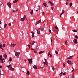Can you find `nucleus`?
I'll list each match as a JSON object with an SVG mask.
<instances>
[{
	"mask_svg": "<svg viewBox=\"0 0 78 78\" xmlns=\"http://www.w3.org/2000/svg\"><path fill=\"white\" fill-rule=\"evenodd\" d=\"M28 61L29 62L30 64H31L33 63V59L32 58L28 59Z\"/></svg>",
	"mask_w": 78,
	"mask_h": 78,
	"instance_id": "obj_1",
	"label": "nucleus"
},
{
	"mask_svg": "<svg viewBox=\"0 0 78 78\" xmlns=\"http://www.w3.org/2000/svg\"><path fill=\"white\" fill-rule=\"evenodd\" d=\"M26 16H25V15H24L23 17L21 19V20L22 21H24V20H25L26 19Z\"/></svg>",
	"mask_w": 78,
	"mask_h": 78,
	"instance_id": "obj_2",
	"label": "nucleus"
},
{
	"mask_svg": "<svg viewBox=\"0 0 78 78\" xmlns=\"http://www.w3.org/2000/svg\"><path fill=\"white\" fill-rule=\"evenodd\" d=\"M35 43H36V42L33 41H32L31 42H30V44H31V45H34Z\"/></svg>",
	"mask_w": 78,
	"mask_h": 78,
	"instance_id": "obj_3",
	"label": "nucleus"
},
{
	"mask_svg": "<svg viewBox=\"0 0 78 78\" xmlns=\"http://www.w3.org/2000/svg\"><path fill=\"white\" fill-rule=\"evenodd\" d=\"M7 5L8 6L9 8H11V4L10 3V2L8 3H7Z\"/></svg>",
	"mask_w": 78,
	"mask_h": 78,
	"instance_id": "obj_4",
	"label": "nucleus"
},
{
	"mask_svg": "<svg viewBox=\"0 0 78 78\" xmlns=\"http://www.w3.org/2000/svg\"><path fill=\"white\" fill-rule=\"evenodd\" d=\"M41 20H40L39 21L35 23V25H37V24H39V23H41Z\"/></svg>",
	"mask_w": 78,
	"mask_h": 78,
	"instance_id": "obj_5",
	"label": "nucleus"
},
{
	"mask_svg": "<svg viewBox=\"0 0 78 78\" xmlns=\"http://www.w3.org/2000/svg\"><path fill=\"white\" fill-rule=\"evenodd\" d=\"M20 55V52H16V53H15V56H19Z\"/></svg>",
	"mask_w": 78,
	"mask_h": 78,
	"instance_id": "obj_6",
	"label": "nucleus"
},
{
	"mask_svg": "<svg viewBox=\"0 0 78 78\" xmlns=\"http://www.w3.org/2000/svg\"><path fill=\"white\" fill-rule=\"evenodd\" d=\"M48 3L51 6H53V3L52 2H51V1H49Z\"/></svg>",
	"mask_w": 78,
	"mask_h": 78,
	"instance_id": "obj_7",
	"label": "nucleus"
},
{
	"mask_svg": "<svg viewBox=\"0 0 78 78\" xmlns=\"http://www.w3.org/2000/svg\"><path fill=\"white\" fill-rule=\"evenodd\" d=\"M16 44H12V43H11V46H12V47H14V46H16Z\"/></svg>",
	"mask_w": 78,
	"mask_h": 78,
	"instance_id": "obj_8",
	"label": "nucleus"
},
{
	"mask_svg": "<svg viewBox=\"0 0 78 78\" xmlns=\"http://www.w3.org/2000/svg\"><path fill=\"white\" fill-rule=\"evenodd\" d=\"M31 33L32 34V37H34V32H31Z\"/></svg>",
	"mask_w": 78,
	"mask_h": 78,
	"instance_id": "obj_9",
	"label": "nucleus"
},
{
	"mask_svg": "<svg viewBox=\"0 0 78 78\" xmlns=\"http://www.w3.org/2000/svg\"><path fill=\"white\" fill-rule=\"evenodd\" d=\"M67 62L69 64V65H70V64H72L70 60L67 61Z\"/></svg>",
	"mask_w": 78,
	"mask_h": 78,
	"instance_id": "obj_10",
	"label": "nucleus"
},
{
	"mask_svg": "<svg viewBox=\"0 0 78 78\" xmlns=\"http://www.w3.org/2000/svg\"><path fill=\"white\" fill-rule=\"evenodd\" d=\"M10 70L14 71V69L13 68H12V67H10L9 69Z\"/></svg>",
	"mask_w": 78,
	"mask_h": 78,
	"instance_id": "obj_11",
	"label": "nucleus"
},
{
	"mask_svg": "<svg viewBox=\"0 0 78 78\" xmlns=\"http://www.w3.org/2000/svg\"><path fill=\"white\" fill-rule=\"evenodd\" d=\"M5 58H3L2 60V63H4L5 62Z\"/></svg>",
	"mask_w": 78,
	"mask_h": 78,
	"instance_id": "obj_12",
	"label": "nucleus"
},
{
	"mask_svg": "<svg viewBox=\"0 0 78 78\" xmlns=\"http://www.w3.org/2000/svg\"><path fill=\"white\" fill-rule=\"evenodd\" d=\"M40 30H39V29H38L37 30V34H40V33H41V32H40Z\"/></svg>",
	"mask_w": 78,
	"mask_h": 78,
	"instance_id": "obj_13",
	"label": "nucleus"
},
{
	"mask_svg": "<svg viewBox=\"0 0 78 78\" xmlns=\"http://www.w3.org/2000/svg\"><path fill=\"white\" fill-rule=\"evenodd\" d=\"M39 30H40L41 31V32L42 31H44V29H43V28H39Z\"/></svg>",
	"mask_w": 78,
	"mask_h": 78,
	"instance_id": "obj_14",
	"label": "nucleus"
},
{
	"mask_svg": "<svg viewBox=\"0 0 78 78\" xmlns=\"http://www.w3.org/2000/svg\"><path fill=\"white\" fill-rule=\"evenodd\" d=\"M38 8L37 9H36V11H38V9H39V11H40V9H41V7H40V6L38 5Z\"/></svg>",
	"mask_w": 78,
	"mask_h": 78,
	"instance_id": "obj_15",
	"label": "nucleus"
},
{
	"mask_svg": "<svg viewBox=\"0 0 78 78\" xmlns=\"http://www.w3.org/2000/svg\"><path fill=\"white\" fill-rule=\"evenodd\" d=\"M38 8L37 9H36V11H38V9H39V11H40V9H41V7H40V6L38 5Z\"/></svg>",
	"mask_w": 78,
	"mask_h": 78,
	"instance_id": "obj_16",
	"label": "nucleus"
},
{
	"mask_svg": "<svg viewBox=\"0 0 78 78\" xmlns=\"http://www.w3.org/2000/svg\"><path fill=\"white\" fill-rule=\"evenodd\" d=\"M43 5L44 6H45L46 8H47V7H48V6H47V4H46V3H43Z\"/></svg>",
	"mask_w": 78,
	"mask_h": 78,
	"instance_id": "obj_17",
	"label": "nucleus"
},
{
	"mask_svg": "<svg viewBox=\"0 0 78 78\" xmlns=\"http://www.w3.org/2000/svg\"><path fill=\"white\" fill-rule=\"evenodd\" d=\"M73 56V55L69 56V58H67L68 59H71V58H72Z\"/></svg>",
	"mask_w": 78,
	"mask_h": 78,
	"instance_id": "obj_18",
	"label": "nucleus"
},
{
	"mask_svg": "<svg viewBox=\"0 0 78 78\" xmlns=\"http://www.w3.org/2000/svg\"><path fill=\"white\" fill-rule=\"evenodd\" d=\"M33 10H32L30 12V14H31V15H33Z\"/></svg>",
	"mask_w": 78,
	"mask_h": 78,
	"instance_id": "obj_19",
	"label": "nucleus"
},
{
	"mask_svg": "<svg viewBox=\"0 0 78 78\" xmlns=\"http://www.w3.org/2000/svg\"><path fill=\"white\" fill-rule=\"evenodd\" d=\"M26 73L27 75H30V72H29V71L28 70Z\"/></svg>",
	"mask_w": 78,
	"mask_h": 78,
	"instance_id": "obj_20",
	"label": "nucleus"
},
{
	"mask_svg": "<svg viewBox=\"0 0 78 78\" xmlns=\"http://www.w3.org/2000/svg\"><path fill=\"white\" fill-rule=\"evenodd\" d=\"M75 44H78V41L76 40V39H75Z\"/></svg>",
	"mask_w": 78,
	"mask_h": 78,
	"instance_id": "obj_21",
	"label": "nucleus"
},
{
	"mask_svg": "<svg viewBox=\"0 0 78 78\" xmlns=\"http://www.w3.org/2000/svg\"><path fill=\"white\" fill-rule=\"evenodd\" d=\"M33 68L34 69H37V66H36V65H34L33 66Z\"/></svg>",
	"mask_w": 78,
	"mask_h": 78,
	"instance_id": "obj_22",
	"label": "nucleus"
},
{
	"mask_svg": "<svg viewBox=\"0 0 78 78\" xmlns=\"http://www.w3.org/2000/svg\"><path fill=\"white\" fill-rule=\"evenodd\" d=\"M44 52V51H40L39 52V54H41V53H43Z\"/></svg>",
	"mask_w": 78,
	"mask_h": 78,
	"instance_id": "obj_23",
	"label": "nucleus"
},
{
	"mask_svg": "<svg viewBox=\"0 0 78 78\" xmlns=\"http://www.w3.org/2000/svg\"><path fill=\"white\" fill-rule=\"evenodd\" d=\"M62 72H61V73L59 74V76L60 77H61V76H62Z\"/></svg>",
	"mask_w": 78,
	"mask_h": 78,
	"instance_id": "obj_24",
	"label": "nucleus"
},
{
	"mask_svg": "<svg viewBox=\"0 0 78 78\" xmlns=\"http://www.w3.org/2000/svg\"><path fill=\"white\" fill-rule=\"evenodd\" d=\"M64 12H65V11L64 10H63L62 11V12L61 14H64Z\"/></svg>",
	"mask_w": 78,
	"mask_h": 78,
	"instance_id": "obj_25",
	"label": "nucleus"
},
{
	"mask_svg": "<svg viewBox=\"0 0 78 78\" xmlns=\"http://www.w3.org/2000/svg\"><path fill=\"white\" fill-rule=\"evenodd\" d=\"M0 48L1 49H2V50H3V46L2 45L0 46Z\"/></svg>",
	"mask_w": 78,
	"mask_h": 78,
	"instance_id": "obj_26",
	"label": "nucleus"
},
{
	"mask_svg": "<svg viewBox=\"0 0 78 78\" xmlns=\"http://www.w3.org/2000/svg\"><path fill=\"white\" fill-rule=\"evenodd\" d=\"M18 11V9H17L16 10H13L12 12H17Z\"/></svg>",
	"mask_w": 78,
	"mask_h": 78,
	"instance_id": "obj_27",
	"label": "nucleus"
},
{
	"mask_svg": "<svg viewBox=\"0 0 78 78\" xmlns=\"http://www.w3.org/2000/svg\"><path fill=\"white\" fill-rule=\"evenodd\" d=\"M5 58V59H6V58H7V55L6 54H5V55L4 57Z\"/></svg>",
	"mask_w": 78,
	"mask_h": 78,
	"instance_id": "obj_28",
	"label": "nucleus"
},
{
	"mask_svg": "<svg viewBox=\"0 0 78 78\" xmlns=\"http://www.w3.org/2000/svg\"><path fill=\"white\" fill-rule=\"evenodd\" d=\"M7 25V24L5 23L4 24V28H5L6 27V25Z\"/></svg>",
	"mask_w": 78,
	"mask_h": 78,
	"instance_id": "obj_29",
	"label": "nucleus"
},
{
	"mask_svg": "<svg viewBox=\"0 0 78 78\" xmlns=\"http://www.w3.org/2000/svg\"><path fill=\"white\" fill-rule=\"evenodd\" d=\"M65 44L66 45H68V43H67V41H66L65 42Z\"/></svg>",
	"mask_w": 78,
	"mask_h": 78,
	"instance_id": "obj_30",
	"label": "nucleus"
},
{
	"mask_svg": "<svg viewBox=\"0 0 78 78\" xmlns=\"http://www.w3.org/2000/svg\"><path fill=\"white\" fill-rule=\"evenodd\" d=\"M0 60H2V55L0 56Z\"/></svg>",
	"mask_w": 78,
	"mask_h": 78,
	"instance_id": "obj_31",
	"label": "nucleus"
},
{
	"mask_svg": "<svg viewBox=\"0 0 78 78\" xmlns=\"http://www.w3.org/2000/svg\"><path fill=\"white\" fill-rule=\"evenodd\" d=\"M12 61V58H10L9 59V61L11 62Z\"/></svg>",
	"mask_w": 78,
	"mask_h": 78,
	"instance_id": "obj_32",
	"label": "nucleus"
},
{
	"mask_svg": "<svg viewBox=\"0 0 78 78\" xmlns=\"http://www.w3.org/2000/svg\"><path fill=\"white\" fill-rule=\"evenodd\" d=\"M69 5H70V6L71 7V6H72V3H69Z\"/></svg>",
	"mask_w": 78,
	"mask_h": 78,
	"instance_id": "obj_33",
	"label": "nucleus"
},
{
	"mask_svg": "<svg viewBox=\"0 0 78 78\" xmlns=\"http://www.w3.org/2000/svg\"><path fill=\"white\" fill-rule=\"evenodd\" d=\"M72 31L73 32H76H76H77V31L76 30H73Z\"/></svg>",
	"mask_w": 78,
	"mask_h": 78,
	"instance_id": "obj_34",
	"label": "nucleus"
},
{
	"mask_svg": "<svg viewBox=\"0 0 78 78\" xmlns=\"http://www.w3.org/2000/svg\"><path fill=\"white\" fill-rule=\"evenodd\" d=\"M44 61H45V63H48V62H47V60L46 59H44Z\"/></svg>",
	"mask_w": 78,
	"mask_h": 78,
	"instance_id": "obj_35",
	"label": "nucleus"
},
{
	"mask_svg": "<svg viewBox=\"0 0 78 78\" xmlns=\"http://www.w3.org/2000/svg\"><path fill=\"white\" fill-rule=\"evenodd\" d=\"M68 78H73V77H72L71 76H68Z\"/></svg>",
	"mask_w": 78,
	"mask_h": 78,
	"instance_id": "obj_36",
	"label": "nucleus"
},
{
	"mask_svg": "<svg viewBox=\"0 0 78 78\" xmlns=\"http://www.w3.org/2000/svg\"><path fill=\"white\" fill-rule=\"evenodd\" d=\"M55 53H56V54H58V51H57L56 50L55 51Z\"/></svg>",
	"mask_w": 78,
	"mask_h": 78,
	"instance_id": "obj_37",
	"label": "nucleus"
},
{
	"mask_svg": "<svg viewBox=\"0 0 78 78\" xmlns=\"http://www.w3.org/2000/svg\"><path fill=\"white\" fill-rule=\"evenodd\" d=\"M51 67H52V70H54L55 69V68L54 67V66H52Z\"/></svg>",
	"mask_w": 78,
	"mask_h": 78,
	"instance_id": "obj_38",
	"label": "nucleus"
},
{
	"mask_svg": "<svg viewBox=\"0 0 78 78\" xmlns=\"http://www.w3.org/2000/svg\"><path fill=\"white\" fill-rule=\"evenodd\" d=\"M28 47L29 48H31V46H30V45L29 44H28L27 45Z\"/></svg>",
	"mask_w": 78,
	"mask_h": 78,
	"instance_id": "obj_39",
	"label": "nucleus"
},
{
	"mask_svg": "<svg viewBox=\"0 0 78 78\" xmlns=\"http://www.w3.org/2000/svg\"><path fill=\"white\" fill-rule=\"evenodd\" d=\"M75 37L76 38V39H78V37H77V35L75 36Z\"/></svg>",
	"mask_w": 78,
	"mask_h": 78,
	"instance_id": "obj_40",
	"label": "nucleus"
},
{
	"mask_svg": "<svg viewBox=\"0 0 78 78\" xmlns=\"http://www.w3.org/2000/svg\"><path fill=\"white\" fill-rule=\"evenodd\" d=\"M3 47H5V44H3Z\"/></svg>",
	"mask_w": 78,
	"mask_h": 78,
	"instance_id": "obj_41",
	"label": "nucleus"
},
{
	"mask_svg": "<svg viewBox=\"0 0 78 78\" xmlns=\"http://www.w3.org/2000/svg\"><path fill=\"white\" fill-rule=\"evenodd\" d=\"M55 29H56V30H58V28L57 26L55 27Z\"/></svg>",
	"mask_w": 78,
	"mask_h": 78,
	"instance_id": "obj_42",
	"label": "nucleus"
},
{
	"mask_svg": "<svg viewBox=\"0 0 78 78\" xmlns=\"http://www.w3.org/2000/svg\"><path fill=\"white\" fill-rule=\"evenodd\" d=\"M50 52H49L48 54V56H50Z\"/></svg>",
	"mask_w": 78,
	"mask_h": 78,
	"instance_id": "obj_43",
	"label": "nucleus"
},
{
	"mask_svg": "<svg viewBox=\"0 0 78 78\" xmlns=\"http://www.w3.org/2000/svg\"><path fill=\"white\" fill-rule=\"evenodd\" d=\"M51 9L52 10H53V9H54V7H51Z\"/></svg>",
	"mask_w": 78,
	"mask_h": 78,
	"instance_id": "obj_44",
	"label": "nucleus"
},
{
	"mask_svg": "<svg viewBox=\"0 0 78 78\" xmlns=\"http://www.w3.org/2000/svg\"><path fill=\"white\" fill-rule=\"evenodd\" d=\"M63 75H66V72L63 73Z\"/></svg>",
	"mask_w": 78,
	"mask_h": 78,
	"instance_id": "obj_45",
	"label": "nucleus"
},
{
	"mask_svg": "<svg viewBox=\"0 0 78 78\" xmlns=\"http://www.w3.org/2000/svg\"><path fill=\"white\" fill-rule=\"evenodd\" d=\"M11 23H9V27H10V26H11Z\"/></svg>",
	"mask_w": 78,
	"mask_h": 78,
	"instance_id": "obj_46",
	"label": "nucleus"
},
{
	"mask_svg": "<svg viewBox=\"0 0 78 78\" xmlns=\"http://www.w3.org/2000/svg\"><path fill=\"white\" fill-rule=\"evenodd\" d=\"M72 78H73L74 77V74H73V75H72Z\"/></svg>",
	"mask_w": 78,
	"mask_h": 78,
	"instance_id": "obj_47",
	"label": "nucleus"
},
{
	"mask_svg": "<svg viewBox=\"0 0 78 78\" xmlns=\"http://www.w3.org/2000/svg\"><path fill=\"white\" fill-rule=\"evenodd\" d=\"M15 2H16V3L18 1V0H14Z\"/></svg>",
	"mask_w": 78,
	"mask_h": 78,
	"instance_id": "obj_48",
	"label": "nucleus"
},
{
	"mask_svg": "<svg viewBox=\"0 0 78 78\" xmlns=\"http://www.w3.org/2000/svg\"><path fill=\"white\" fill-rule=\"evenodd\" d=\"M7 67H8V69H9V68H10L9 66H7Z\"/></svg>",
	"mask_w": 78,
	"mask_h": 78,
	"instance_id": "obj_49",
	"label": "nucleus"
},
{
	"mask_svg": "<svg viewBox=\"0 0 78 78\" xmlns=\"http://www.w3.org/2000/svg\"><path fill=\"white\" fill-rule=\"evenodd\" d=\"M34 53H37V51H34Z\"/></svg>",
	"mask_w": 78,
	"mask_h": 78,
	"instance_id": "obj_50",
	"label": "nucleus"
},
{
	"mask_svg": "<svg viewBox=\"0 0 78 78\" xmlns=\"http://www.w3.org/2000/svg\"><path fill=\"white\" fill-rule=\"evenodd\" d=\"M0 75H3V74H2L1 73V71H0Z\"/></svg>",
	"mask_w": 78,
	"mask_h": 78,
	"instance_id": "obj_51",
	"label": "nucleus"
},
{
	"mask_svg": "<svg viewBox=\"0 0 78 78\" xmlns=\"http://www.w3.org/2000/svg\"><path fill=\"white\" fill-rule=\"evenodd\" d=\"M62 14L61 13V14L60 15V17H61V16H62Z\"/></svg>",
	"mask_w": 78,
	"mask_h": 78,
	"instance_id": "obj_52",
	"label": "nucleus"
},
{
	"mask_svg": "<svg viewBox=\"0 0 78 78\" xmlns=\"http://www.w3.org/2000/svg\"><path fill=\"white\" fill-rule=\"evenodd\" d=\"M63 67H65L66 66L65 65V64H64V63H63Z\"/></svg>",
	"mask_w": 78,
	"mask_h": 78,
	"instance_id": "obj_53",
	"label": "nucleus"
},
{
	"mask_svg": "<svg viewBox=\"0 0 78 78\" xmlns=\"http://www.w3.org/2000/svg\"><path fill=\"white\" fill-rule=\"evenodd\" d=\"M50 56L51 58V57H52V55H51V54L50 55Z\"/></svg>",
	"mask_w": 78,
	"mask_h": 78,
	"instance_id": "obj_54",
	"label": "nucleus"
},
{
	"mask_svg": "<svg viewBox=\"0 0 78 78\" xmlns=\"http://www.w3.org/2000/svg\"><path fill=\"white\" fill-rule=\"evenodd\" d=\"M46 66H48V63H46Z\"/></svg>",
	"mask_w": 78,
	"mask_h": 78,
	"instance_id": "obj_55",
	"label": "nucleus"
},
{
	"mask_svg": "<svg viewBox=\"0 0 78 78\" xmlns=\"http://www.w3.org/2000/svg\"><path fill=\"white\" fill-rule=\"evenodd\" d=\"M2 68V66H1V65H0V68Z\"/></svg>",
	"mask_w": 78,
	"mask_h": 78,
	"instance_id": "obj_56",
	"label": "nucleus"
},
{
	"mask_svg": "<svg viewBox=\"0 0 78 78\" xmlns=\"http://www.w3.org/2000/svg\"><path fill=\"white\" fill-rule=\"evenodd\" d=\"M73 70H74V69H73V70H72L71 71L72 72H73Z\"/></svg>",
	"mask_w": 78,
	"mask_h": 78,
	"instance_id": "obj_57",
	"label": "nucleus"
},
{
	"mask_svg": "<svg viewBox=\"0 0 78 78\" xmlns=\"http://www.w3.org/2000/svg\"><path fill=\"white\" fill-rule=\"evenodd\" d=\"M49 32L50 33H51V30H49Z\"/></svg>",
	"mask_w": 78,
	"mask_h": 78,
	"instance_id": "obj_58",
	"label": "nucleus"
},
{
	"mask_svg": "<svg viewBox=\"0 0 78 78\" xmlns=\"http://www.w3.org/2000/svg\"><path fill=\"white\" fill-rule=\"evenodd\" d=\"M2 45V44H1V43H0V46H1Z\"/></svg>",
	"mask_w": 78,
	"mask_h": 78,
	"instance_id": "obj_59",
	"label": "nucleus"
},
{
	"mask_svg": "<svg viewBox=\"0 0 78 78\" xmlns=\"http://www.w3.org/2000/svg\"><path fill=\"white\" fill-rule=\"evenodd\" d=\"M2 45V44H1V43H0V46H1Z\"/></svg>",
	"mask_w": 78,
	"mask_h": 78,
	"instance_id": "obj_60",
	"label": "nucleus"
},
{
	"mask_svg": "<svg viewBox=\"0 0 78 78\" xmlns=\"http://www.w3.org/2000/svg\"><path fill=\"white\" fill-rule=\"evenodd\" d=\"M13 3H16V2H15L14 1H13Z\"/></svg>",
	"mask_w": 78,
	"mask_h": 78,
	"instance_id": "obj_61",
	"label": "nucleus"
},
{
	"mask_svg": "<svg viewBox=\"0 0 78 78\" xmlns=\"http://www.w3.org/2000/svg\"><path fill=\"white\" fill-rule=\"evenodd\" d=\"M68 4V3L67 2L66 3V5H67Z\"/></svg>",
	"mask_w": 78,
	"mask_h": 78,
	"instance_id": "obj_62",
	"label": "nucleus"
},
{
	"mask_svg": "<svg viewBox=\"0 0 78 78\" xmlns=\"http://www.w3.org/2000/svg\"><path fill=\"white\" fill-rule=\"evenodd\" d=\"M51 42H52V39H51Z\"/></svg>",
	"mask_w": 78,
	"mask_h": 78,
	"instance_id": "obj_63",
	"label": "nucleus"
},
{
	"mask_svg": "<svg viewBox=\"0 0 78 78\" xmlns=\"http://www.w3.org/2000/svg\"><path fill=\"white\" fill-rule=\"evenodd\" d=\"M43 63H44V64H45L46 63L45 62H44Z\"/></svg>",
	"mask_w": 78,
	"mask_h": 78,
	"instance_id": "obj_64",
	"label": "nucleus"
}]
</instances>
